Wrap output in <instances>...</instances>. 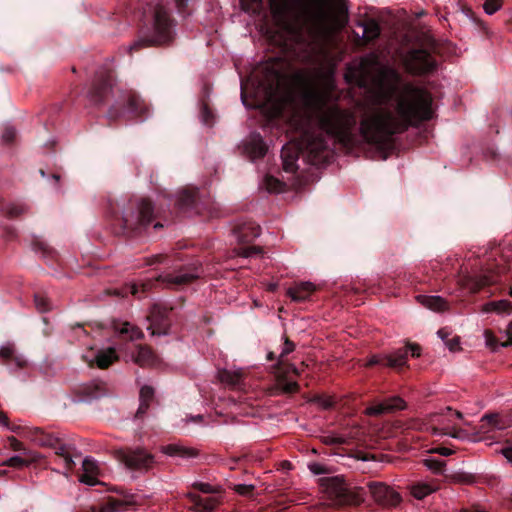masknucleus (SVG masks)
<instances>
[{"instance_id":"a211bd4d","label":"nucleus","mask_w":512,"mask_h":512,"mask_svg":"<svg viewBox=\"0 0 512 512\" xmlns=\"http://www.w3.org/2000/svg\"><path fill=\"white\" fill-rule=\"evenodd\" d=\"M406 408L405 401L399 396H392L384 399L383 401L373 404L366 408V414L369 416H381L384 414L393 413L397 410Z\"/></svg>"},{"instance_id":"c756f323","label":"nucleus","mask_w":512,"mask_h":512,"mask_svg":"<svg viewBox=\"0 0 512 512\" xmlns=\"http://www.w3.org/2000/svg\"><path fill=\"white\" fill-rule=\"evenodd\" d=\"M363 27V39L366 43L376 40L381 33V28L378 22L374 19H368L361 23Z\"/></svg>"},{"instance_id":"412c9836","label":"nucleus","mask_w":512,"mask_h":512,"mask_svg":"<svg viewBox=\"0 0 512 512\" xmlns=\"http://www.w3.org/2000/svg\"><path fill=\"white\" fill-rule=\"evenodd\" d=\"M260 231V226L253 221L238 223L233 228V234L242 244L254 241L260 235Z\"/></svg>"},{"instance_id":"5fc2aeb1","label":"nucleus","mask_w":512,"mask_h":512,"mask_svg":"<svg viewBox=\"0 0 512 512\" xmlns=\"http://www.w3.org/2000/svg\"><path fill=\"white\" fill-rule=\"evenodd\" d=\"M262 252L261 247L258 246H249V247H240L238 249V255L242 257H250L255 254H259Z\"/></svg>"},{"instance_id":"39448f33","label":"nucleus","mask_w":512,"mask_h":512,"mask_svg":"<svg viewBox=\"0 0 512 512\" xmlns=\"http://www.w3.org/2000/svg\"><path fill=\"white\" fill-rule=\"evenodd\" d=\"M326 493L335 506H357L370 494L375 503L384 507H396L402 500L400 494L383 482L370 481L365 486H354L341 476L323 479Z\"/></svg>"},{"instance_id":"9d476101","label":"nucleus","mask_w":512,"mask_h":512,"mask_svg":"<svg viewBox=\"0 0 512 512\" xmlns=\"http://www.w3.org/2000/svg\"><path fill=\"white\" fill-rule=\"evenodd\" d=\"M199 277V269L195 268L194 272L178 271L175 274L167 273L165 275H158L155 282H160L168 288H178L180 286L191 283ZM154 280H147L140 285L133 284L127 288L130 294L140 297L139 293H145L152 289Z\"/></svg>"},{"instance_id":"a18cd8bd","label":"nucleus","mask_w":512,"mask_h":512,"mask_svg":"<svg viewBox=\"0 0 512 512\" xmlns=\"http://www.w3.org/2000/svg\"><path fill=\"white\" fill-rule=\"evenodd\" d=\"M265 185H266V189L269 191V192H280L282 191V187H283V183L272 177V176H267L265 178Z\"/></svg>"},{"instance_id":"79ce46f5","label":"nucleus","mask_w":512,"mask_h":512,"mask_svg":"<svg viewBox=\"0 0 512 512\" xmlns=\"http://www.w3.org/2000/svg\"><path fill=\"white\" fill-rule=\"evenodd\" d=\"M482 422H485L490 428L502 430L505 425L497 414H486L482 417Z\"/></svg>"},{"instance_id":"393cba45","label":"nucleus","mask_w":512,"mask_h":512,"mask_svg":"<svg viewBox=\"0 0 512 512\" xmlns=\"http://www.w3.org/2000/svg\"><path fill=\"white\" fill-rule=\"evenodd\" d=\"M315 286L310 282H303L290 287L287 291L289 297L295 302L306 301L314 292Z\"/></svg>"},{"instance_id":"2f4dec72","label":"nucleus","mask_w":512,"mask_h":512,"mask_svg":"<svg viewBox=\"0 0 512 512\" xmlns=\"http://www.w3.org/2000/svg\"><path fill=\"white\" fill-rule=\"evenodd\" d=\"M80 393L87 399H97L106 394L105 384L102 382H93L84 385L83 387H81Z\"/></svg>"},{"instance_id":"1a4fd4ad","label":"nucleus","mask_w":512,"mask_h":512,"mask_svg":"<svg viewBox=\"0 0 512 512\" xmlns=\"http://www.w3.org/2000/svg\"><path fill=\"white\" fill-rule=\"evenodd\" d=\"M437 45L434 39H429L427 47L411 49L404 58L406 70L413 75L432 73L437 68V61L432 55Z\"/></svg>"},{"instance_id":"bf43d9fd","label":"nucleus","mask_w":512,"mask_h":512,"mask_svg":"<svg viewBox=\"0 0 512 512\" xmlns=\"http://www.w3.org/2000/svg\"><path fill=\"white\" fill-rule=\"evenodd\" d=\"M150 407V403L148 402H143V401H140V404H139V407L136 411V414H135V417L137 419H141L143 418V416L146 414V412L148 411Z\"/></svg>"},{"instance_id":"20e7f679","label":"nucleus","mask_w":512,"mask_h":512,"mask_svg":"<svg viewBox=\"0 0 512 512\" xmlns=\"http://www.w3.org/2000/svg\"><path fill=\"white\" fill-rule=\"evenodd\" d=\"M248 97L272 116L280 115L293 101L288 75L274 65H267L262 77L241 78V100L245 106L249 105Z\"/></svg>"},{"instance_id":"6e6d98bb","label":"nucleus","mask_w":512,"mask_h":512,"mask_svg":"<svg viewBox=\"0 0 512 512\" xmlns=\"http://www.w3.org/2000/svg\"><path fill=\"white\" fill-rule=\"evenodd\" d=\"M483 7L487 14L492 15L501 7V1L500 0H486Z\"/></svg>"},{"instance_id":"cd10ccee","label":"nucleus","mask_w":512,"mask_h":512,"mask_svg":"<svg viewBox=\"0 0 512 512\" xmlns=\"http://www.w3.org/2000/svg\"><path fill=\"white\" fill-rule=\"evenodd\" d=\"M125 506L126 503L122 500L108 498L107 501L97 505H92L82 512H120Z\"/></svg>"},{"instance_id":"0eeeda50","label":"nucleus","mask_w":512,"mask_h":512,"mask_svg":"<svg viewBox=\"0 0 512 512\" xmlns=\"http://www.w3.org/2000/svg\"><path fill=\"white\" fill-rule=\"evenodd\" d=\"M323 6V0H278L275 14L282 29L293 40L300 41L322 17Z\"/></svg>"},{"instance_id":"6e6552de","label":"nucleus","mask_w":512,"mask_h":512,"mask_svg":"<svg viewBox=\"0 0 512 512\" xmlns=\"http://www.w3.org/2000/svg\"><path fill=\"white\" fill-rule=\"evenodd\" d=\"M295 349V344L289 338H285L284 345L282 351L277 358V362L272 366L274 370V374L276 377V385L279 390L283 393L292 394L297 393L299 391V384L296 381H291L288 379V375L293 373L295 375H299L300 372L296 368V366L292 363H289L285 357L293 352Z\"/></svg>"},{"instance_id":"a19ab883","label":"nucleus","mask_w":512,"mask_h":512,"mask_svg":"<svg viewBox=\"0 0 512 512\" xmlns=\"http://www.w3.org/2000/svg\"><path fill=\"white\" fill-rule=\"evenodd\" d=\"M424 466L436 474H441L446 466V463L436 458H427L423 460Z\"/></svg>"},{"instance_id":"6ab92c4d","label":"nucleus","mask_w":512,"mask_h":512,"mask_svg":"<svg viewBox=\"0 0 512 512\" xmlns=\"http://www.w3.org/2000/svg\"><path fill=\"white\" fill-rule=\"evenodd\" d=\"M25 437L38 446L52 448V446L57 444L60 434L44 430L40 427H31L26 429Z\"/></svg>"},{"instance_id":"3c124183","label":"nucleus","mask_w":512,"mask_h":512,"mask_svg":"<svg viewBox=\"0 0 512 512\" xmlns=\"http://www.w3.org/2000/svg\"><path fill=\"white\" fill-rule=\"evenodd\" d=\"M153 398L154 389L151 386L145 385L140 389V401L151 403L153 401Z\"/></svg>"},{"instance_id":"e2e57ef3","label":"nucleus","mask_w":512,"mask_h":512,"mask_svg":"<svg viewBox=\"0 0 512 512\" xmlns=\"http://www.w3.org/2000/svg\"><path fill=\"white\" fill-rule=\"evenodd\" d=\"M506 333L508 335V339L501 343L502 347L512 346V321L509 323Z\"/></svg>"},{"instance_id":"4be33fe9","label":"nucleus","mask_w":512,"mask_h":512,"mask_svg":"<svg viewBox=\"0 0 512 512\" xmlns=\"http://www.w3.org/2000/svg\"><path fill=\"white\" fill-rule=\"evenodd\" d=\"M111 326L123 339L134 341L144 337L142 330L129 322H120L114 319Z\"/></svg>"},{"instance_id":"4c0bfd02","label":"nucleus","mask_w":512,"mask_h":512,"mask_svg":"<svg viewBox=\"0 0 512 512\" xmlns=\"http://www.w3.org/2000/svg\"><path fill=\"white\" fill-rule=\"evenodd\" d=\"M486 312L510 313L512 311V304L508 300L492 301L485 305Z\"/></svg>"},{"instance_id":"0e129e2a","label":"nucleus","mask_w":512,"mask_h":512,"mask_svg":"<svg viewBox=\"0 0 512 512\" xmlns=\"http://www.w3.org/2000/svg\"><path fill=\"white\" fill-rule=\"evenodd\" d=\"M484 156L488 160L496 161L498 159V152L494 148H488L485 151Z\"/></svg>"},{"instance_id":"f8f14e48","label":"nucleus","mask_w":512,"mask_h":512,"mask_svg":"<svg viewBox=\"0 0 512 512\" xmlns=\"http://www.w3.org/2000/svg\"><path fill=\"white\" fill-rule=\"evenodd\" d=\"M420 352V345L416 343H408L406 346L398 348L390 354L372 355L367 362V366L372 367L380 365L400 370L407 365L409 353L412 357H419Z\"/></svg>"},{"instance_id":"864d4df0","label":"nucleus","mask_w":512,"mask_h":512,"mask_svg":"<svg viewBox=\"0 0 512 512\" xmlns=\"http://www.w3.org/2000/svg\"><path fill=\"white\" fill-rule=\"evenodd\" d=\"M315 401L324 409L333 408L336 401L331 396H317Z\"/></svg>"},{"instance_id":"c9c22d12","label":"nucleus","mask_w":512,"mask_h":512,"mask_svg":"<svg viewBox=\"0 0 512 512\" xmlns=\"http://www.w3.org/2000/svg\"><path fill=\"white\" fill-rule=\"evenodd\" d=\"M153 351L148 346L139 345L134 360L140 366H145L153 362Z\"/></svg>"},{"instance_id":"bb28decb","label":"nucleus","mask_w":512,"mask_h":512,"mask_svg":"<svg viewBox=\"0 0 512 512\" xmlns=\"http://www.w3.org/2000/svg\"><path fill=\"white\" fill-rule=\"evenodd\" d=\"M161 452L171 457L194 458L198 456V450L177 444H168L161 447Z\"/></svg>"},{"instance_id":"b1692460","label":"nucleus","mask_w":512,"mask_h":512,"mask_svg":"<svg viewBox=\"0 0 512 512\" xmlns=\"http://www.w3.org/2000/svg\"><path fill=\"white\" fill-rule=\"evenodd\" d=\"M83 474L80 476V481L90 486L98 483V466L96 461L90 457H86L82 462Z\"/></svg>"},{"instance_id":"a878e982","label":"nucleus","mask_w":512,"mask_h":512,"mask_svg":"<svg viewBox=\"0 0 512 512\" xmlns=\"http://www.w3.org/2000/svg\"><path fill=\"white\" fill-rule=\"evenodd\" d=\"M246 150L253 159H259L266 155L267 145L260 134H253L246 144Z\"/></svg>"},{"instance_id":"f257e3e1","label":"nucleus","mask_w":512,"mask_h":512,"mask_svg":"<svg viewBox=\"0 0 512 512\" xmlns=\"http://www.w3.org/2000/svg\"><path fill=\"white\" fill-rule=\"evenodd\" d=\"M361 85L374 70L376 105L364 109L359 126L362 139L387 159L395 148L394 136L409 127L418 128L434 117L433 98L429 91L405 83L402 75L393 67L382 65L371 54L360 63Z\"/></svg>"},{"instance_id":"2eb2a0df","label":"nucleus","mask_w":512,"mask_h":512,"mask_svg":"<svg viewBox=\"0 0 512 512\" xmlns=\"http://www.w3.org/2000/svg\"><path fill=\"white\" fill-rule=\"evenodd\" d=\"M171 307H166L161 304H154L148 315L150 325L148 329L151 330L152 335H168L171 328L170 314L172 312Z\"/></svg>"},{"instance_id":"f3484780","label":"nucleus","mask_w":512,"mask_h":512,"mask_svg":"<svg viewBox=\"0 0 512 512\" xmlns=\"http://www.w3.org/2000/svg\"><path fill=\"white\" fill-rule=\"evenodd\" d=\"M0 364L5 365L11 372H16L26 368L28 363L13 343H7L0 347Z\"/></svg>"},{"instance_id":"f704fd0d","label":"nucleus","mask_w":512,"mask_h":512,"mask_svg":"<svg viewBox=\"0 0 512 512\" xmlns=\"http://www.w3.org/2000/svg\"><path fill=\"white\" fill-rule=\"evenodd\" d=\"M32 249L35 252H41L44 258H48L50 260L57 261L58 254L57 252L49 247L47 243L42 241L41 239L34 237L32 240Z\"/></svg>"},{"instance_id":"4d7b16f0","label":"nucleus","mask_w":512,"mask_h":512,"mask_svg":"<svg viewBox=\"0 0 512 512\" xmlns=\"http://www.w3.org/2000/svg\"><path fill=\"white\" fill-rule=\"evenodd\" d=\"M235 492L242 496H252L254 491L253 485L238 484L234 488Z\"/></svg>"},{"instance_id":"e433bc0d","label":"nucleus","mask_w":512,"mask_h":512,"mask_svg":"<svg viewBox=\"0 0 512 512\" xmlns=\"http://www.w3.org/2000/svg\"><path fill=\"white\" fill-rule=\"evenodd\" d=\"M0 210L3 211L8 218L15 219L26 213L27 207L20 203H13L6 206L0 203Z\"/></svg>"},{"instance_id":"13d9d810","label":"nucleus","mask_w":512,"mask_h":512,"mask_svg":"<svg viewBox=\"0 0 512 512\" xmlns=\"http://www.w3.org/2000/svg\"><path fill=\"white\" fill-rule=\"evenodd\" d=\"M193 488L206 494H212L215 492V489L212 485L203 482H195L193 484Z\"/></svg>"},{"instance_id":"de8ad7c7","label":"nucleus","mask_w":512,"mask_h":512,"mask_svg":"<svg viewBox=\"0 0 512 512\" xmlns=\"http://www.w3.org/2000/svg\"><path fill=\"white\" fill-rule=\"evenodd\" d=\"M454 483L471 484L474 482V476L465 472H457L451 475Z\"/></svg>"},{"instance_id":"09e8293b","label":"nucleus","mask_w":512,"mask_h":512,"mask_svg":"<svg viewBox=\"0 0 512 512\" xmlns=\"http://www.w3.org/2000/svg\"><path fill=\"white\" fill-rule=\"evenodd\" d=\"M2 142L6 145H11L16 139V130L12 126H6L2 133Z\"/></svg>"},{"instance_id":"7c9ffc66","label":"nucleus","mask_w":512,"mask_h":512,"mask_svg":"<svg viewBox=\"0 0 512 512\" xmlns=\"http://www.w3.org/2000/svg\"><path fill=\"white\" fill-rule=\"evenodd\" d=\"M118 360L117 353L114 348L101 350L95 357V363L100 369H107L112 363Z\"/></svg>"},{"instance_id":"8fccbe9b","label":"nucleus","mask_w":512,"mask_h":512,"mask_svg":"<svg viewBox=\"0 0 512 512\" xmlns=\"http://www.w3.org/2000/svg\"><path fill=\"white\" fill-rule=\"evenodd\" d=\"M8 442H9V446L10 448L13 450V451H23L24 455L25 456H30L31 455V451L27 450L24 448L23 446V443L20 442L17 438H15L14 436H9L7 438Z\"/></svg>"},{"instance_id":"423d86ee","label":"nucleus","mask_w":512,"mask_h":512,"mask_svg":"<svg viewBox=\"0 0 512 512\" xmlns=\"http://www.w3.org/2000/svg\"><path fill=\"white\" fill-rule=\"evenodd\" d=\"M113 215L114 232L124 237L142 236L148 233L152 224L154 230L163 227L161 222H155L154 206L148 198L123 200L113 208Z\"/></svg>"},{"instance_id":"37998d69","label":"nucleus","mask_w":512,"mask_h":512,"mask_svg":"<svg viewBox=\"0 0 512 512\" xmlns=\"http://www.w3.org/2000/svg\"><path fill=\"white\" fill-rule=\"evenodd\" d=\"M201 119L205 125H212L214 115L212 110L210 109L208 103L202 102L201 111H200Z\"/></svg>"},{"instance_id":"49530a36","label":"nucleus","mask_w":512,"mask_h":512,"mask_svg":"<svg viewBox=\"0 0 512 512\" xmlns=\"http://www.w3.org/2000/svg\"><path fill=\"white\" fill-rule=\"evenodd\" d=\"M34 303L39 312H47L51 308L49 300L41 294H35Z\"/></svg>"},{"instance_id":"5701e85b","label":"nucleus","mask_w":512,"mask_h":512,"mask_svg":"<svg viewBox=\"0 0 512 512\" xmlns=\"http://www.w3.org/2000/svg\"><path fill=\"white\" fill-rule=\"evenodd\" d=\"M198 197V189L196 188H183L179 191L176 199L174 200V205L179 209H189L194 207L196 200Z\"/></svg>"},{"instance_id":"7ed1b4c3","label":"nucleus","mask_w":512,"mask_h":512,"mask_svg":"<svg viewBox=\"0 0 512 512\" xmlns=\"http://www.w3.org/2000/svg\"><path fill=\"white\" fill-rule=\"evenodd\" d=\"M170 0H133L129 7L119 8L113 20L123 19L126 25L142 21L147 32L130 47V52L145 47L169 45L175 38L176 21L171 14ZM180 15H188V0H175Z\"/></svg>"},{"instance_id":"dca6fc26","label":"nucleus","mask_w":512,"mask_h":512,"mask_svg":"<svg viewBox=\"0 0 512 512\" xmlns=\"http://www.w3.org/2000/svg\"><path fill=\"white\" fill-rule=\"evenodd\" d=\"M55 456L62 460L65 468L64 475L68 476L76 466L74 457L78 456L77 449L73 443L60 435L57 444L52 446Z\"/></svg>"},{"instance_id":"c03bdc74","label":"nucleus","mask_w":512,"mask_h":512,"mask_svg":"<svg viewBox=\"0 0 512 512\" xmlns=\"http://www.w3.org/2000/svg\"><path fill=\"white\" fill-rule=\"evenodd\" d=\"M434 434L436 435H449L456 439H462L466 436V432L462 429L453 428L451 431L447 429L434 428Z\"/></svg>"},{"instance_id":"603ef678","label":"nucleus","mask_w":512,"mask_h":512,"mask_svg":"<svg viewBox=\"0 0 512 512\" xmlns=\"http://www.w3.org/2000/svg\"><path fill=\"white\" fill-rule=\"evenodd\" d=\"M484 335L486 344L490 349L496 350L498 346H501L502 342H499L496 336L490 330H485Z\"/></svg>"},{"instance_id":"9b49d317","label":"nucleus","mask_w":512,"mask_h":512,"mask_svg":"<svg viewBox=\"0 0 512 512\" xmlns=\"http://www.w3.org/2000/svg\"><path fill=\"white\" fill-rule=\"evenodd\" d=\"M117 458L129 470L143 474L150 472L157 463L155 456L143 447L121 449Z\"/></svg>"},{"instance_id":"052dcab7","label":"nucleus","mask_w":512,"mask_h":512,"mask_svg":"<svg viewBox=\"0 0 512 512\" xmlns=\"http://www.w3.org/2000/svg\"><path fill=\"white\" fill-rule=\"evenodd\" d=\"M500 452L512 464V443L508 442V445L503 447Z\"/></svg>"},{"instance_id":"ddd939ff","label":"nucleus","mask_w":512,"mask_h":512,"mask_svg":"<svg viewBox=\"0 0 512 512\" xmlns=\"http://www.w3.org/2000/svg\"><path fill=\"white\" fill-rule=\"evenodd\" d=\"M114 86V75L110 70L98 71L87 92V98L92 105L101 106L105 104L112 94Z\"/></svg>"},{"instance_id":"c85d7f7f","label":"nucleus","mask_w":512,"mask_h":512,"mask_svg":"<svg viewBox=\"0 0 512 512\" xmlns=\"http://www.w3.org/2000/svg\"><path fill=\"white\" fill-rule=\"evenodd\" d=\"M417 299L424 307L436 312H442L448 308V303L440 296L419 295Z\"/></svg>"},{"instance_id":"ea45409f","label":"nucleus","mask_w":512,"mask_h":512,"mask_svg":"<svg viewBox=\"0 0 512 512\" xmlns=\"http://www.w3.org/2000/svg\"><path fill=\"white\" fill-rule=\"evenodd\" d=\"M435 490L436 488L430 484L418 483L413 486L412 494L417 499H423L424 497L433 493Z\"/></svg>"},{"instance_id":"aec40b11","label":"nucleus","mask_w":512,"mask_h":512,"mask_svg":"<svg viewBox=\"0 0 512 512\" xmlns=\"http://www.w3.org/2000/svg\"><path fill=\"white\" fill-rule=\"evenodd\" d=\"M186 498L191 502L192 506L189 507V510L193 512H215L220 504L217 497H202L192 492H188Z\"/></svg>"},{"instance_id":"58836bf2","label":"nucleus","mask_w":512,"mask_h":512,"mask_svg":"<svg viewBox=\"0 0 512 512\" xmlns=\"http://www.w3.org/2000/svg\"><path fill=\"white\" fill-rule=\"evenodd\" d=\"M28 458H23V457H20V456H13L11 457L10 459H8L7 461V465L10 466V467H16V468H21V467H27L29 466L32 462H37L38 461V458L40 457L38 454H32L30 456H28Z\"/></svg>"},{"instance_id":"338daca9","label":"nucleus","mask_w":512,"mask_h":512,"mask_svg":"<svg viewBox=\"0 0 512 512\" xmlns=\"http://www.w3.org/2000/svg\"><path fill=\"white\" fill-rule=\"evenodd\" d=\"M445 344L451 351H456L459 348L460 343L458 338H454L452 340H447Z\"/></svg>"},{"instance_id":"f03ea898","label":"nucleus","mask_w":512,"mask_h":512,"mask_svg":"<svg viewBox=\"0 0 512 512\" xmlns=\"http://www.w3.org/2000/svg\"><path fill=\"white\" fill-rule=\"evenodd\" d=\"M296 116L299 118L297 126L303 140L297 144H286L281 150L283 169L288 173L297 171V160L304 150L314 161L322 160L323 154L328 151L326 137L322 133L316 134L313 131L315 128L335 138L345 147H353L356 143L353 132L355 115L331 103L326 92L316 89L304 91Z\"/></svg>"},{"instance_id":"69168bd1","label":"nucleus","mask_w":512,"mask_h":512,"mask_svg":"<svg viewBox=\"0 0 512 512\" xmlns=\"http://www.w3.org/2000/svg\"><path fill=\"white\" fill-rule=\"evenodd\" d=\"M164 258H165V256L162 254L149 257V258H147V265L151 266L156 263H161Z\"/></svg>"},{"instance_id":"4468645a","label":"nucleus","mask_w":512,"mask_h":512,"mask_svg":"<svg viewBox=\"0 0 512 512\" xmlns=\"http://www.w3.org/2000/svg\"><path fill=\"white\" fill-rule=\"evenodd\" d=\"M147 112L144 101L134 92H130L122 104H114L108 110V117L116 120L122 116L140 117Z\"/></svg>"},{"instance_id":"774afa93","label":"nucleus","mask_w":512,"mask_h":512,"mask_svg":"<svg viewBox=\"0 0 512 512\" xmlns=\"http://www.w3.org/2000/svg\"><path fill=\"white\" fill-rule=\"evenodd\" d=\"M9 430L15 432V433H21V431L23 432V436L25 437V434H26V429L28 427H21L19 425H11L9 423V427H7Z\"/></svg>"},{"instance_id":"473e14b6","label":"nucleus","mask_w":512,"mask_h":512,"mask_svg":"<svg viewBox=\"0 0 512 512\" xmlns=\"http://www.w3.org/2000/svg\"><path fill=\"white\" fill-rule=\"evenodd\" d=\"M219 380L232 388H238L242 384L243 374L240 371H219Z\"/></svg>"},{"instance_id":"72a5a7b5","label":"nucleus","mask_w":512,"mask_h":512,"mask_svg":"<svg viewBox=\"0 0 512 512\" xmlns=\"http://www.w3.org/2000/svg\"><path fill=\"white\" fill-rule=\"evenodd\" d=\"M496 282V278L493 275H480L471 278L469 281V289L472 293L476 294L486 286H490Z\"/></svg>"},{"instance_id":"680f3d73","label":"nucleus","mask_w":512,"mask_h":512,"mask_svg":"<svg viewBox=\"0 0 512 512\" xmlns=\"http://www.w3.org/2000/svg\"><path fill=\"white\" fill-rule=\"evenodd\" d=\"M431 452L442 455V456H450L454 453V451L452 449L447 448V447H442V446L433 448L431 450Z\"/></svg>"}]
</instances>
